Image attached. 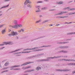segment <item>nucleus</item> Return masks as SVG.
I'll return each mask as SVG.
<instances>
[{
	"label": "nucleus",
	"mask_w": 75,
	"mask_h": 75,
	"mask_svg": "<svg viewBox=\"0 0 75 75\" xmlns=\"http://www.w3.org/2000/svg\"><path fill=\"white\" fill-rule=\"evenodd\" d=\"M12 35L14 36V35H18V33L17 32H15L14 31H12L11 33Z\"/></svg>",
	"instance_id": "3"
},
{
	"label": "nucleus",
	"mask_w": 75,
	"mask_h": 75,
	"mask_svg": "<svg viewBox=\"0 0 75 75\" xmlns=\"http://www.w3.org/2000/svg\"><path fill=\"white\" fill-rule=\"evenodd\" d=\"M29 52H23L22 53H29Z\"/></svg>",
	"instance_id": "21"
},
{
	"label": "nucleus",
	"mask_w": 75,
	"mask_h": 75,
	"mask_svg": "<svg viewBox=\"0 0 75 75\" xmlns=\"http://www.w3.org/2000/svg\"><path fill=\"white\" fill-rule=\"evenodd\" d=\"M8 65V62H6L5 64V66H7Z\"/></svg>",
	"instance_id": "20"
},
{
	"label": "nucleus",
	"mask_w": 75,
	"mask_h": 75,
	"mask_svg": "<svg viewBox=\"0 0 75 75\" xmlns=\"http://www.w3.org/2000/svg\"><path fill=\"white\" fill-rule=\"evenodd\" d=\"M21 30H18V32H19V33H21Z\"/></svg>",
	"instance_id": "44"
},
{
	"label": "nucleus",
	"mask_w": 75,
	"mask_h": 75,
	"mask_svg": "<svg viewBox=\"0 0 75 75\" xmlns=\"http://www.w3.org/2000/svg\"><path fill=\"white\" fill-rule=\"evenodd\" d=\"M36 70H37L38 71V70H39V68H38V67H37L36 68Z\"/></svg>",
	"instance_id": "41"
},
{
	"label": "nucleus",
	"mask_w": 75,
	"mask_h": 75,
	"mask_svg": "<svg viewBox=\"0 0 75 75\" xmlns=\"http://www.w3.org/2000/svg\"><path fill=\"white\" fill-rule=\"evenodd\" d=\"M9 27H11L12 28H16V25H9Z\"/></svg>",
	"instance_id": "10"
},
{
	"label": "nucleus",
	"mask_w": 75,
	"mask_h": 75,
	"mask_svg": "<svg viewBox=\"0 0 75 75\" xmlns=\"http://www.w3.org/2000/svg\"><path fill=\"white\" fill-rule=\"evenodd\" d=\"M38 7H40V6H36V8H38Z\"/></svg>",
	"instance_id": "48"
},
{
	"label": "nucleus",
	"mask_w": 75,
	"mask_h": 75,
	"mask_svg": "<svg viewBox=\"0 0 75 75\" xmlns=\"http://www.w3.org/2000/svg\"><path fill=\"white\" fill-rule=\"evenodd\" d=\"M4 45H7V44L11 45L12 44V42H4Z\"/></svg>",
	"instance_id": "7"
},
{
	"label": "nucleus",
	"mask_w": 75,
	"mask_h": 75,
	"mask_svg": "<svg viewBox=\"0 0 75 75\" xmlns=\"http://www.w3.org/2000/svg\"><path fill=\"white\" fill-rule=\"evenodd\" d=\"M47 7H44L42 8V10H46V9H47Z\"/></svg>",
	"instance_id": "25"
},
{
	"label": "nucleus",
	"mask_w": 75,
	"mask_h": 75,
	"mask_svg": "<svg viewBox=\"0 0 75 75\" xmlns=\"http://www.w3.org/2000/svg\"><path fill=\"white\" fill-rule=\"evenodd\" d=\"M2 14H0V16H2Z\"/></svg>",
	"instance_id": "49"
},
{
	"label": "nucleus",
	"mask_w": 75,
	"mask_h": 75,
	"mask_svg": "<svg viewBox=\"0 0 75 75\" xmlns=\"http://www.w3.org/2000/svg\"><path fill=\"white\" fill-rule=\"evenodd\" d=\"M40 69H41V67H40Z\"/></svg>",
	"instance_id": "54"
},
{
	"label": "nucleus",
	"mask_w": 75,
	"mask_h": 75,
	"mask_svg": "<svg viewBox=\"0 0 75 75\" xmlns=\"http://www.w3.org/2000/svg\"><path fill=\"white\" fill-rule=\"evenodd\" d=\"M39 17H42V16H40Z\"/></svg>",
	"instance_id": "52"
},
{
	"label": "nucleus",
	"mask_w": 75,
	"mask_h": 75,
	"mask_svg": "<svg viewBox=\"0 0 75 75\" xmlns=\"http://www.w3.org/2000/svg\"><path fill=\"white\" fill-rule=\"evenodd\" d=\"M75 14V12L74 13H69L68 14V15H72V14Z\"/></svg>",
	"instance_id": "16"
},
{
	"label": "nucleus",
	"mask_w": 75,
	"mask_h": 75,
	"mask_svg": "<svg viewBox=\"0 0 75 75\" xmlns=\"http://www.w3.org/2000/svg\"><path fill=\"white\" fill-rule=\"evenodd\" d=\"M41 11L40 10H37L35 11V12L36 13L38 12H40Z\"/></svg>",
	"instance_id": "33"
},
{
	"label": "nucleus",
	"mask_w": 75,
	"mask_h": 75,
	"mask_svg": "<svg viewBox=\"0 0 75 75\" xmlns=\"http://www.w3.org/2000/svg\"><path fill=\"white\" fill-rule=\"evenodd\" d=\"M31 50V49H25V50H24V51H26V50Z\"/></svg>",
	"instance_id": "38"
},
{
	"label": "nucleus",
	"mask_w": 75,
	"mask_h": 75,
	"mask_svg": "<svg viewBox=\"0 0 75 75\" xmlns=\"http://www.w3.org/2000/svg\"><path fill=\"white\" fill-rule=\"evenodd\" d=\"M57 25V26L59 25V24L57 25Z\"/></svg>",
	"instance_id": "53"
},
{
	"label": "nucleus",
	"mask_w": 75,
	"mask_h": 75,
	"mask_svg": "<svg viewBox=\"0 0 75 75\" xmlns=\"http://www.w3.org/2000/svg\"><path fill=\"white\" fill-rule=\"evenodd\" d=\"M11 34H8V36H10V37H11Z\"/></svg>",
	"instance_id": "37"
},
{
	"label": "nucleus",
	"mask_w": 75,
	"mask_h": 75,
	"mask_svg": "<svg viewBox=\"0 0 75 75\" xmlns=\"http://www.w3.org/2000/svg\"><path fill=\"white\" fill-rule=\"evenodd\" d=\"M75 10V8H71L69 9V11H71L72 10Z\"/></svg>",
	"instance_id": "23"
},
{
	"label": "nucleus",
	"mask_w": 75,
	"mask_h": 75,
	"mask_svg": "<svg viewBox=\"0 0 75 75\" xmlns=\"http://www.w3.org/2000/svg\"><path fill=\"white\" fill-rule=\"evenodd\" d=\"M27 7L29 8H32V5L30 4H28L27 5Z\"/></svg>",
	"instance_id": "9"
},
{
	"label": "nucleus",
	"mask_w": 75,
	"mask_h": 75,
	"mask_svg": "<svg viewBox=\"0 0 75 75\" xmlns=\"http://www.w3.org/2000/svg\"><path fill=\"white\" fill-rule=\"evenodd\" d=\"M47 1V0H46V1Z\"/></svg>",
	"instance_id": "60"
},
{
	"label": "nucleus",
	"mask_w": 75,
	"mask_h": 75,
	"mask_svg": "<svg viewBox=\"0 0 75 75\" xmlns=\"http://www.w3.org/2000/svg\"><path fill=\"white\" fill-rule=\"evenodd\" d=\"M8 31H9V32H10V31H11V30H10V29H9V30H8Z\"/></svg>",
	"instance_id": "46"
},
{
	"label": "nucleus",
	"mask_w": 75,
	"mask_h": 75,
	"mask_svg": "<svg viewBox=\"0 0 75 75\" xmlns=\"http://www.w3.org/2000/svg\"><path fill=\"white\" fill-rule=\"evenodd\" d=\"M38 10H40V9L39 8H38Z\"/></svg>",
	"instance_id": "61"
},
{
	"label": "nucleus",
	"mask_w": 75,
	"mask_h": 75,
	"mask_svg": "<svg viewBox=\"0 0 75 75\" xmlns=\"http://www.w3.org/2000/svg\"><path fill=\"white\" fill-rule=\"evenodd\" d=\"M51 26H52V25H51Z\"/></svg>",
	"instance_id": "57"
},
{
	"label": "nucleus",
	"mask_w": 75,
	"mask_h": 75,
	"mask_svg": "<svg viewBox=\"0 0 75 75\" xmlns=\"http://www.w3.org/2000/svg\"><path fill=\"white\" fill-rule=\"evenodd\" d=\"M4 48H5V47H1V48L0 49V50H2V49H3Z\"/></svg>",
	"instance_id": "40"
},
{
	"label": "nucleus",
	"mask_w": 75,
	"mask_h": 75,
	"mask_svg": "<svg viewBox=\"0 0 75 75\" xmlns=\"http://www.w3.org/2000/svg\"><path fill=\"white\" fill-rule=\"evenodd\" d=\"M67 23H65L66 24H67Z\"/></svg>",
	"instance_id": "62"
},
{
	"label": "nucleus",
	"mask_w": 75,
	"mask_h": 75,
	"mask_svg": "<svg viewBox=\"0 0 75 75\" xmlns=\"http://www.w3.org/2000/svg\"><path fill=\"white\" fill-rule=\"evenodd\" d=\"M60 47L61 48H67L66 47L60 46Z\"/></svg>",
	"instance_id": "22"
},
{
	"label": "nucleus",
	"mask_w": 75,
	"mask_h": 75,
	"mask_svg": "<svg viewBox=\"0 0 75 75\" xmlns=\"http://www.w3.org/2000/svg\"><path fill=\"white\" fill-rule=\"evenodd\" d=\"M16 51H17V50H16Z\"/></svg>",
	"instance_id": "64"
},
{
	"label": "nucleus",
	"mask_w": 75,
	"mask_h": 75,
	"mask_svg": "<svg viewBox=\"0 0 75 75\" xmlns=\"http://www.w3.org/2000/svg\"><path fill=\"white\" fill-rule=\"evenodd\" d=\"M68 65H75V63H69Z\"/></svg>",
	"instance_id": "14"
},
{
	"label": "nucleus",
	"mask_w": 75,
	"mask_h": 75,
	"mask_svg": "<svg viewBox=\"0 0 75 75\" xmlns=\"http://www.w3.org/2000/svg\"><path fill=\"white\" fill-rule=\"evenodd\" d=\"M57 57H51L50 58H51V59H54V58H56Z\"/></svg>",
	"instance_id": "30"
},
{
	"label": "nucleus",
	"mask_w": 75,
	"mask_h": 75,
	"mask_svg": "<svg viewBox=\"0 0 75 75\" xmlns=\"http://www.w3.org/2000/svg\"><path fill=\"white\" fill-rule=\"evenodd\" d=\"M41 20H39L38 21H36L35 23H40V22H41Z\"/></svg>",
	"instance_id": "19"
},
{
	"label": "nucleus",
	"mask_w": 75,
	"mask_h": 75,
	"mask_svg": "<svg viewBox=\"0 0 75 75\" xmlns=\"http://www.w3.org/2000/svg\"><path fill=\"white\" fill-rule=\"evenodd\" d=\"M7 68H5V69H7Z\"/></svg>",
	"instance_id": "58"
},
{
	"label": "nucleus",
	"mask_w": 75,
	"mask_h": 75,
	"mask_svg": "<svg viewBox=\"0 0 75 75\" xmlns=\"http://www.w3.org/2000/svg\"><path fill=\"white\" fill-rule=\"evenodd\" d=\"M70 23H69V24Z\"/></svg>",
	"instance_id": "59"
},
{
	"label": "nucleus",
	"mask_w": 75,
	"mask_h": 75,
	"mask_svg": "<svg viewBox=\"0 0 75 75\" xmlns=\"http://www.w3.org/2000/svg\"><path fill=\"white\" fill-rule=\"evenodd\" d=\"M41 50H42L41 49H38V50H36L35 51H41Z\"/></svg>",
	"instance_id": "28"
},
{
	"label": "nucleus",
	"mask_w": 75,
	"mask_h": 75,
	"mask_svg": "<svg viewBox=\"0 0 75 75\" xmlns=\"http://www.w3.org/2000/svg\"><path fill=\"white\" fill-rule=\"evenodd\" d=\"M21 31H22V32H24V30H23V29H21Z\"/></svg>",
	"instance_id": "42"
},
{
	"label": "nucleus",
	"mask_w": 75,
	"mask_h": 75,
	"mask_svg": "<svg viewBox=\"0 0 75 75\" xmlns=\"http://www.w3.org/2000/svg\"><path fill=\"white\" fill-rule=\"evenodd\" d=\"M73 74H75V71H73Z\"/></svg>",
	"instance_id": "45"
},
{
	"label": "nucleus",
	"mask_w": 75,
	"mask_h": 75,
	"mask_svg": "<svg viewBox=\"0 0 75 75\" xmlns=\"http://www.w3.org/2000/svg\"><path fill=\"white\" fill-rule=\"evenodd\" d=\"M4 25V24H3L2 25H0V28H1L2 27H3Z\"/></svg>",
	"instance_id": "26"
},
{
	"label": "nucleus",
	"mask_w": 75,
	"mask_h": 75,
	"mask_svg": "<svg viewBox=\"0 0 75 75\" xmlns=\"http://www.w3.org/2000/svg\"><path fill=\"white\" fill-rule=\"evenodd\" d=\"M63 3L62 1H60L59 2H57L56 4H63Z\"/></svg>",
	"instance_id": "11"
},
{
	"label": "nucleus",
	"mask_w": 75,
	"mask_h": 75,
	"mask_svg": "<svg viewBox=\"0 0 75 75\" xmlns=\"http://www.w3.org/2000/svg\"><path fill=\"white\" fill-rule=\"evenodd\" d=\"M8 6H9V5H8L7 6H4L2 7V8H6V7H8Z\"/></svg>",
	"instance_id": "17"
},
{
	"label": "nucleus",
	"mask_w": 75,
	"mask_h": 75,
	"mask_svg": "<svg viewBox=\"0 0 75 75\" xmlns=\"http://www.w3.org/2000/svg\"><path fill=\"white\" fill-rule=\"evenodd\" d=\"M62 52H64V53H67V51H62Z\"/></svg>",
	"instance_id": "36"
},
{
	"label": "nucleus",
	"mask_w": 75,
	"mask_h": 75,
	"mask_svg": "<svg viewBox=\"0 0 75 75\" xmlns=\"http://www.w3.org/2000/svg\"><path fill=\"white\" fill-rule=\"evenodd\" d=\"M31 67L30 66H28V67H26V69H27L28 68H31Z\"/></svg>",
	"instance_id": "29"
},
{
	"label": "nucleus",
	"mask_w": 75,
	"mask_h": 75,
	"mask_svg": "<svg viewBox=\"0 0 75 75\" xmlns=\"http://www.w3.org/2000/svg\"><path fill=\"white\" fill-rule=\"evenodd\" d=\"M4 1H7V0H5Z\"/></svg>",
	"instance_id": "51"
},
{
	"label": "nucleus",
	"mask_w": 75,
	"mask_h": 75,
	"mask_svg": "<svg viewBox=\"0 0 75 75\" xmlns=\"http://www.w3.org/2000/svg\"><path fill=\"white\" fill-rule=\"evenodd\" d=\"M15 70H20V69H15Z\"/></svg>",
	"instance_id": "43"
},
{
	"label": "nucleus",
	"mask_w": 75,
	"mask_h": 75,
	"mask_svg": "<svg viewBox=\"0 0 75 75\" xmlns=\"http://www.w3.org/2000/svg\"><path fill=\"white\" fill-rule=\"evenodd\" d=\"M48 21H49L48 20H46V21H44L43 23H47V22H48Z\"/></svg>",
	"instance_id": "24"
},
{
	"label": "nucleus",
	"mask_w": 75,
	"mask_h": 75,
	"mask_svg": "<svg viewBox=\"0 0 75 75\" xmlns=\"http://www.w3.org/2000/svg\"><path fill=\"white\" fill-rule=\"evenodd\" d=\"M5 33H6V29L2 30V34H4Z\"/></svg>",
	"instance_id": "12"
},
{
	"label": "nucleus",
	"mask_w": 75,
	"mask_h": 75,
	"mask_svg": "<svg viewBox=\"0 0 75 75\" xmlns=\"http://www.w3.org/2000/svg\"><path fill=\"white\" fill-rule=\"evenodd\" d=\"M75 34V33H68V34Z\"/></svg>",
	"instance_id": "31"
},
{
	"label": "nucleus",
	"mask_w": 75,
	"mask_h": 75,
	"mask_svg": "<svg viewBox=\"0 0 75 75\" xmlns=\"http://www.w3.org/2000/svg\"><path fill=\"white\" fill-rule=\"evenodd\" d=\"M68 12L67 11H63L61 12L60 13L58 14V15H62V14H65V13H67Z\"/></svg>",
	"instance_id": "6"
},
{
	"label": "nucleus",
	"mask_w": 75,
	"mask_h": 75,
	"mask_svg": "<svg viewBox=\"0 0 75 75\" xmlns=\"http://www.w3.org/2000/svg\"><path fill=\"white\" fill-rule=\"evenodd\" d=\"M42 3V1H38L37 2V3Z\"/></svg>",
	"instance_id": "34"
},
{
	"label": "nucleus",
	"mask_w": 75,
	"mask_h": 75,
	"mask_svg": "<svg viewBox=\"0 0 75 75\" xmlns=\"http://www.w3.org/2000/svg\"><path fill=\"white\" fill-rule=\"evenodd\" d=\"M68 8H69V7H68L65 8H64V10H66V9H68Z\"/></svg>",
	"instance_id": "27"
},
{
	"label": "nucleus",
	"mask_w": 75,
	"mask_h": 75,
	"mask_svg": "<svg viewBox=\"0 0 75 75\" xmlns=\"http://www.w3.org/2000/svg\"><path fill=\"white\" fill-rule=\"evenodd\" d=\"M31 4L32 3V2L30 0H26L25 1L24 3V4L25 5H27V4Z\"/></svg>",
	"instance_id": "1"
},
{
	"label": "nucleus",
	"mask_w": 75,
	"mask_h": 75,
	"mask_svg": "<svg viewBox=\"0 0 75 75\" xmlns=\"http://www.w3.org/2000/svg\"><path fill=\"white\" fill-rule=\"evenodd\" d=\"M13 23L15 24H17V23H18L17 21L16 20H14L13 21Z\"/></svg>",
	"instance_id": "13"
},
{
	"label": "nucleus",
	"mask_w": 75,
	"mask_h": 75,
	"mask_svg": "<svg viewBox=\"0 0 75 75\" xmlns=\"http://www.w3.org/2000/svg\"><path fill=\"white\" fill-rule=\"evenodd\" d=\"M43 61H49V59H43L42 60Z\"/></svg>",
	"instance_id": "18"
},
{
	"label": "nucleus",
	"mask_w": 75,
	"mask_h": 75,
	"mask_svg": "<svg viewBox=\"0 0 75 75\" xmlns=\"http://www.w3.org/2000/svg\"><path fill=\"white\" fill-rule=\"evenodd\" d=\"M4 45V44H0V46H3Z\"/></svg>",
	"instance_id": "39"
},
{
	"label": "nucleus",
	"mask_w": 75,
	"mask_h": 75,
	"mask_svg": "<svg viewBox=\"0 0 75 75\" xmlns=\"http://www.w3.org/2000/svg\"><path fill=\"white\" fill-rule=\"evenodd\" d=\"M31 63H32V62H26V63H24L21 66H24V65H28V64H31Z\"/></svg>",
	"instance_id": "4"
},
{
	"label": "nucleus",
	"mask_w": 75,
	"mask_h": 75,
	"mask_svg": "<svg viewBox=\"0 0 75 75\" xmlns=\"http://www.w3.org/2000/svg\"><path fill=\"white\" fill-rule=\"evenodd\" d=\"M62 43L63 44H65V43H66V42H63Z\"/></svg>",
	"instance_id": "50"
},
{
	"label": "nucleus",
	"mask_w": 75,
	"mask_h": 75,
	"mask_svg": "<svg viewBox=\"0 0 75 75\" xmlns=\"http://www.w3.org/2000/svg\"><path fill=\"white\" fill-rule=\"evenodd\" d=\"M18 66H12V68H14L15 67H18Z\"/></svg>",
	"instance_id": "32"
},
{
	"label": "nucleus",
	"mask_w": 75,
	"mask_h": 75,
	"mask_svg": "<svg viewBox=\"0 0 75 75\" xmlns=\"http://www.w3.org/2000/svg\"><path fill=\"white\" fill-rule=\"evenodd\" d=\"M1 13V11H0V13Z\"/></svg>",
	"instance_id": "56"
},
{
	"label": "nucleus",
	"mask_w": 75,
	"mask_h": 75,
	"mask_svg": "<svg viewBox=\"0 0 75 75\" xmlns=\"http://www.w3.org/2000/svg\"><path fill=\"white\" fill-rule=\"evenodd\" d=\"M67 17H68V16L60 17V18H67Z\"/></svg>",
	"instance_id": "15"
},
{
	"label": "nucleus",
	"mask_w": 75,
	"mask_h": 75,
	"mask_svg": "<svg viewBox=\"0 0 75 75\" xmlns=\"http://www.w3.org/2000/svg\"><path fill=\"white\" fill-rule=\"evenodd\" d=\"M8 71V70H6L5 71H3L2 73H4V72H7Z\"/></svg>",
	"instance_id": "35"
},
{
	"label": "nucleus",
	"mask_w": 75,
	"mask_h": 75,
	"mask_svg": "<svg viewBox=\"0 0 75 75\" xmlns=\"http://www.w3.org/2000/svg\"><path fill=\"white\" fill-rule=\"evenodd\" d=\"M57 70L58 71H70V70H69V69H64V70H60V69H58Z\"/></svg>",
	"instance_id": "5"
},
{
	"label": "nucleus",
	"mask_w": 75,
	"mask_h": 75,
	"mask_svg": "<svg viewBox=\"0 0 75 75\" xmlns=\"http://www.w3.org/2000/svg\"><path fill=\"white\" fill-rule=\"evenodd\" d=\"M63 60L64 61H73V60L72 59H63Z\"/></svg>",
	"instance_id": "8"
},
{
	"label": "nucleus",
	"mask_w": 75,
	"mask_h": 75,
	"mask_svg": "<svg viewBox=\"0 0 75 75\" xmlns=\"http://www.w3.org/2000/svg\"><path fill=\"white\" fill-rule=\"evenodd\" d=\"M54 10H55V9H52V11H54Z\"/></svg>",
	"instance_id": "47"
},
{
	"label": "nucleus",
	"mask_w": 75,
	"mask_h": 75,
	"mask_svg": "<svg viewBox=\"0 0 75 75\" xmlns=\"http://www.w3.org/2000/svg\"><path fill=\"white\" fill-rule=\"evenodd\" d=\"M62 43H61L60 44H62Z\"/></svg>",
	"instance_id": "63"
},
{
	"label": "nucleus",
	"mask_w": 75,
	"mask_h": 75,
	"mask_svg": "<svg viewBox=\"0 0 75 75\" xmlns=\"http://www.w3.org/2000/svg\"><path fill=\"white\" fill-rule=\"evenodd\" d=\"M10 0H7V1H10Z\"/></svg>",
	"instance_id": "55"
},
{
	"label": "nucleus",
	"mask_w": 75,
	"mask_h": 75,
	"mask_svg": "<svg viewBox=\"0 0 75 75\" xmlns=\"http://www.w3.org/2000/svg\"><path fill=\"white\" fill-rule=\"evenodd\" d=\"M23 27V25L22 24H17L15 25V28H17L18 27Z\"/></svg>",
	"instance_id": "2"
}]
</instances>
